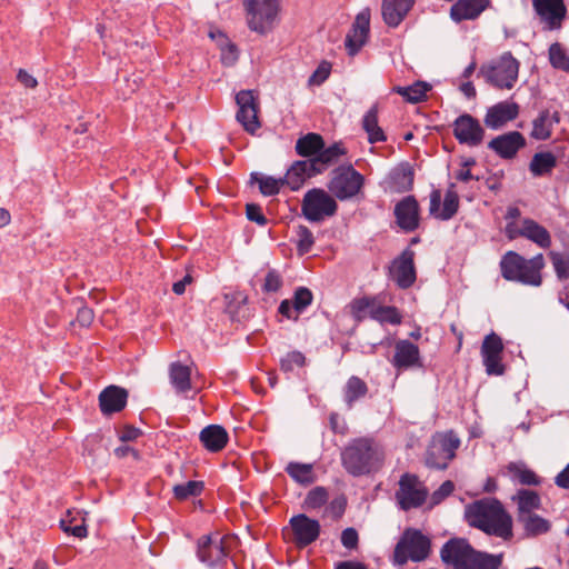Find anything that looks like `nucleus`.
Listing matches in <instances>:
<instances>
[{
  "instance_id": "obj_56",
  "label": "nucleus",
  "mask_w": 569,
  "mask_h": 569,
  "mask_svg": "<svg viewBox=\"0 0 569 569\" xmlns=\"http://www.w3.org/2000/svg\"><path fill=\"white\" fill-rule=\"evenodd\" d=\"M246 214L250 221H253L259 226L267 224V218L262 213L261 207L256 203H248L246 206Z\"/></svg>"
},
{
  "instance_id": "obj_4",
  "label": "nucleus",
  "mask_w": 569,
  "mask_h": 569,
  "mask_svg": "<svg viewBox=\"0 0 569 569\" xmlns=\"http://www.w3.org/2000/svg\"><path fill=\"white\" fill-rule=\"evenodd\" d=\"M543 268L545 258L542 253L526 259L515 251H508L500 261L501 276L506 280L532 287L541 286V270Z\"/></svg>"
},
{
  "instance_id": "obj_8",
  "label": "nucleus",
  "mask_w": 569,
  "mask_h": 569,
  "mask_svg": "<svg viewBox=\"0 0 569 569\" xmlns=\"http://www.w3.org/2000/svg\"><path fill=\"white\" fill-rule=\"evenodd\" d=\"M243 6L250 30L263 34L272 29L279 12V0H244Z\"/></svg>"
},
{
  "instance_id": "obj_41",
  "label": "nucleus",
  "mask_w": 569,
  "mask_h": 569,
  "mask_svg": "<svg viewBox=\"0 0 569 569\" xmlns=\"http://www.w3.org/2000/svg\"><path fill=\"white\" fill-rule=\"evenodd\" d=\"M508 471L512 479L517 480L521 485L539 486L541 483V479L537 476V473L522 463H509Z\"/></svg>"
},
{
  "instance_id": "obj_45",
  "label": "nucleus",
  "mask_w": 569,
  "mask_h": 569,
  "mask_svg": "<svg viewBox=\"0 0 569 569\" xmlns=\"http://www.w3.org/2000/svg\"><path fill=\"white\" fill-rule=\"evenodd\" d=\"M204 489L203 481L190 480L186 483L176 485L172 489L173 496L178 500H186L190 497H198Z\"/></svg>"
},
{
  "instance_id": "obj_2",
  "label": "nucleus",
  "mask_w": 569,
  "mask_h": 569,
  "mask_svg": "<svg viewBox=\"0 0 569 569\" xmlns=\"http://www.w3.org/2000/svg\"><path fill=\"white\" fill-rule=\"evenodd\" d=\"M381 445L370 437L352 439L341 451V463L346 471L359 477L378 471L383 463Z\"/></svg>"
},
{
  "instance_id": "obj_12",
  "label": "nucleus",
  "mask_w": 569,
  "mask_h": 569,
  "mask_svg": "<svg viewBox=\"0 0 569 569\" xmlns=\"http://www.w3.org/2000/svg\"><path fill=\"white\" fill-rule=\"evenodd\" d=\"M389 276L399 288H410L417 279L415 251L407 248L395 258L389 267Z\"/></svg>"
},
{
  "instance_id": "obj_23",
  "label": "nucleus",
  "mask_w": 569,
  "mask_h": 569,
  "mask_svg": "<svg viewBox=\"0 0 569 569\" xmlns=\"http://www.w3.org/2000/svg\"><path fill=\"white\" fill-rule=\"evenodd\" d=\"M440 204H441L440 190H432V192L430 193V206H429L430 214L436 217L437 219H440L443 221L450 220L457 213L458 208H459L458 194L452 190H448L445 194L441 210H440Z\"/></svg>"
},
{
  "instance_id": "obj_34",
  "label": "nucleus",
  "mask_w": 569,
  "mask_h": 569,
  "mask_svg": "<svg viewBox=\"0 0 569 569\" xmlns=\"http://www.w3.org/2000/svg\"><path fill=\"white\" fill-rule=\"evenodd\" d=\"M362 129L368 134L370 143L385 142L387 136L378 123V107L373 104L362 118Z\"/></svg>"
},
{
  "instance_id": "obj_63",
  "label": "nucleus",
  "mask_w": 569,
  "mask_h": 569,
  "mask_svg": "<svg viewBox=\"0 0 569 569\" xmlns=\"http://www.w3.org/2000/svg\"><path fill=\"white\" fill-rule=\"evenodd\" d=\"M141 430L136 428V427H132V426H127L123 428V430L120 432V440L121 441H133L136 440L138 437L141 436Z\"/></svg>"
},
{
  "instance_id": "obj_57",
  "label": "nucleus",
  "mask_w": 569,
  "mask_h": 569,
  "mask_svg": "<svg viewBox=\"0 0 569 569\" xmlns=\"http://www.w3.org/2000/svg\"><path fill=\"white\" fill-rule=\"evenodd\" d=\"M359 536L356 529L347 528L341 533V543L347 549H355L358 546Z\"/></svg>"
},
{
  "instance_id": "obj_11",
  "label": "nucleus",
  "mask_w": 569,
  "mask_h": 569,
  "mask_svg": "<svg viewBox=\"0 0 569 569\" xmlns=\"http://www.w3.org/2000/svg\"><path fill=\"white\" fill-rule=\"evenodd\" d=\"M427 495L426 488L416 475L405 473L401 476L396 499L402 510L420 507L426 501Z\"/></svg>"
},
{
  "instance_id": "obj_52",
  "label": "nucleus",
  "mask_w": 569,
  "mask_h": 569,
  "mask_svg": "<svg viewBox=\"0 0 569 569\" xmlns=\"http://www.w3.org/2000/svg\"><path fill=\"white\" fill-rule=\"evenodd\" d=\"M327 500V490L323 487H316L308 492L305 502L309 508L317 509L322 507Z\"/></svg>"
},
{
  "instance_id": "obj_20",
  "label": "nucleus",
  "mask_w": 569,
  "mask_h": 569,
  "mask_svg": "<svg viewBox=\"0 0 569 569\" xmlns=\"http://www.w3.org/2000/svg\"><path fill=\"white\" fill-rule=\"evenodd\" d=\"M398 226L406 232H412L419 227V204L413 196H407L395 207Z\"/></svg>"
},
{
  "instance_id": "obj_40",
  "label": "nucleus",
  "mask_w": 569,
  "mask_h": 569,
  "mask_svg": "<svg viewBox=\"0 0 569 569\" xmlns=\"http://www.w3.org/2000/svg\"><path fill=\"white\" fill-rule=\"evenodd\" d=\"M431 86L423 81H417L408 87H395L393 91L402 96L408 102L417 103L422 101Z\"/></svg>"
},
{
  "instance_id": "obj_32",
  "label": "nucleus",
  "mask_w": 569,
  "mask_h": 569,
  "mask_svg": "<svg viewBox=\"0 0 569 569\" xmlns=\"http://www.w3.org/2000/svg\"><path fill=\"white\" fill-rule=\"evenodd\" d=\"M520 234L541 248H549L551 246L549 231L532 219H525L522 221Z\"/></svg>"
},
{
  "instance_id": "obj_58",
  "label": "nucleus",
  "mask_w": 569,
  "mask_h": 569,
  "mask_svg": "<svg viewBox=\"0 0 569 569\" xmlns=\"http://www.w3.org/2000/svg\"><path fill=\"white\" fill-rule=\"evenodd\" d=\"M60 526H61V529L66 533H71L72 536H74L77 538L82 539V538H86L88 536V530H87V527H86L84 523L71 527V526L67 525V520L66 519H61Z\"/></svg>"
},
{
  "instance_id": "obj_55",
  "label": "nucleus",
  "mask_w": 569,
  "mask_h": 569,
  "mask_svg": "<svg viewBox=\"0 0 569 569\" xmlns=\"http://www.w3.org/2000/svg\"><path fill=\"white\" fill-rule=\"evenodd\" d=\"M282 287V278L276 270H270L264 278L263 291L277 292Z\"/></svg>"
},
{
  "instance_id": "obj_64",
  "label": "nucleus",
  "mask_w": 569,
  "mask_h": 569,
  "mask_svg": "<svg viewBox=\"0 0 569 569\" xmlns=\"http://www.w3.org/2000/svg\"><path fill=\"white\" fill-rule=\"evenodd\" d=\"M555 483L563 489H569V463L555 478Z\"/></svg>"
},
{
  "instance_id": "obj_9",
  "label": "nucleus",
  "mask_w": 569,
  "mask_h": 569,
  "mask_svg": "<svg viewBox=\"0 0 569 569\" xmlns=\"http://www.w3.org/2000/svg\"><path fill=\"white\" fill-rule=\"evenodd\" d=\"M333 197L320 188L308 190L301 202V213L310 222H321L337 212Z\"/></svg>"
},
{
  "instance_id": "obj_42",
  "label": "nucleus",
  "mask_w": 569,
  "mask_h": 569,
  "mask_svg": "<svg viewBox=\"0 0 569 569\" xmlns=\"http://www.w3.org/2000/svg\"><path fill=\"white\" fill-rule=\"evenodd\" d=\"M250 178L252 182H257L259 184L260 192L266 197L278 194L281 187L284 186L283 178L276 179L258 172H252Z\"/></svg>"
},
{
  "instance_id": "obj_7",
  "label": "nucleus",
  "mask_w": 569,
  "mask_h": 569,
  "mask_svg": "<svg viewBox=\"0 0 569 569\" xmlns=\"http://www.w3.org/2000/svg\"><path fill=\"white\" fill-rule=\"evenodd\" d=\"M486 80L499 89H511L518 80L519 62L510 52L480 69Z\"/></svg>"
},
{
  "instance_id": "obj_33",
  "label": "nucleus",
  "mask_w": 569,
  "mask_h": 569,
  "mask_svg": "<svg viewBox=\"0 0 569 569\" xmlns=\"http://www.w3.org/2000/svg\"><path fill=\"white\" fill-rule=\"evenodd\" d=\"M346 153L347 150L343 144L341 142H335L328 148L323 147L316 157L310 158V161L315 164V168L319 169V173H321L329 166L338 162L339 158Z\"/></svg>"
},
{
  "instance_id": "obj_39",
  "label": "nucleus",
  "mask_w": 569,
  "mask_h": 569,
  "mask_svg": "<svg viewBox=\"0 0 569 569\" xmlns=\"http://www.w3.org/2000/svg\"><path fill=\"white\" fill-rule=\"evenodd\" d=\"M368 392L367 383L357 376H352L348 379L345 389V401L349 408H352L353 403L363 398Z\"/></svg>"
},
{
  "instance_id": "obj_53",
  "label": "nucleus",
  "mask_w": 569,
  "mask_h": 569,
  "mask_svg": "<svg viewBox=\"0 0 569 569\" xmlns=\"http://www.w3.org/2000/svg\"><path fill=\"white\" fill-rule=\"evenodd\" d=\"M331 72V63L328 61H321L317 69L312 72V74L308 79V84L312 86H321L330 76Z\"/></svg>"
},
{
  "instance_id": "obj_26",
  "label": "nucleus",
  "mask_w": 569,
  "mask_h": 569,
  "mask_svg": "<svg viewBox=\"0 0 569 569\" xmlns=\"http://www.w3.org/2000/svg\"><path fill=\"white\" fill-rule=\"evenodd\" d=\"M415 2L416 0H382L381 13L385 23L392 28L398 27Z\"/></svg>"
},
{
  "instance_id": "obj_6",
  "label": "nucleus",
  "mask_w": 569,
  "mask_h": 569,
  "mask_svg": "<svg viewBox=\"0 0 569 569\" xmlns=\"http://www.w3.org/2000/svg\"><path fill=\"white\" fill-rule=\"evenodd\" d=\"M430 553V540L416 529H407L393 551L395 563L403 566L408 560L419 562Z\"/></svg>"
},
{
  "instance_id": "obj_10",
  "label": "nucleus",
  "mask_w": 569,
  "mask_h": 569,
  "mask_svg": "<svg viewBox=\"0 0 569 569\" xmlns=\"http://www.w3.org/2000/svg\"><path fill=\"white\" fill-rule=\"evenodd\" d=\"M365 179L352 166L339 167L332 171L329 191L339 200H348L359 193Z\"/></svg>"
},
{
  "instance_id": "obj_27",
  "label": "nucleus",
  "mask_w": 569,
  "mask_h": 569,
  "mask_svg": "<svg viewBox=\"0 0 569 569\" xmlns=\"http://www.w3.org/2000/svg\"><path fill=\"white\" fill-rule=\"evenodd\" d=\"M319 173V169L315 168L310 159L299 160L291 164L283 177L284 184H288L291 190H298L308 178Z\"/></svg>"
},
{
  "instance_id": "obj_31",
  "label": "nucleus",
  "mask_w": 569,
  "mask_h": 569,
  "mask_svg": "<svg viewBox=\"0 0 569 569\" xmlns=\"http://www.w3.org/2000/svg\"><path fill=\"white\" fill-rule=\"evenodd\" d=\"M560 114L558 111L550 112L542 110L539 116L532 121L531 138L535 140H547L551 137L552 128L559 123Z\"/></svg>"
},
{
  "instance_id": "obj_61",
  "label": "nucleus",
  "mask_w": 569,
  "mask_h": 569,
  "mask_svg": "<svg viewBox=\"0 0 569 569\" xmlns=\"http://www.w3.org/2000/svg\"><path fill=\"white\" fill-rule=\"evenodd\" d=\"M94 318L93 311L88 307H81L78 309L77 319L76 321L81 327H89Z\"/></svg>"
},
{
  "instance_id": "obj_24",
  "label": "nucleus",
  "mask_w": 569,
  "mask_h": 569,
  "mask_svg": "<svg viewBox=\"0 0 569 569\" xmlns=\"http://www.w3.org/2000/svg\"><path fill=\"white\" fill-rule=\"evenodd\" d=\"M391 362L397 369L421 367L418 346L409 340H398L395 345V355Z\"/></svg>"
},
{
  "instance_id": "obj_19",
  "label": "nucleus",
  "mask_w": 569,
  "mask_h": 569,
  "mask_svg": "<svg viewBox=\"0 0 569 569\" xmlns=\"http://www.w3.org/2000/svg\"><path fill=\"white\" fill-rule=\"evenodd\" d=\"M532 6L547 29L556 30L561 27L567 13L563 0H532Z\"/></svg>"
},
{
  "instance_id": "obj_35",
  "label": "nucleus",
  "mask_w": 569,
  "mask_h": 569,
  "mask_svg": "<svg viewBox=\"0 0 569 569\" xmlns=\"http://www.w3.org/2000/svg\"><path fill=\"white\" fill-rule=\"evenodd\" d=\"M323 147V138L318 133L310 132L297 140L296 151L299 156L310 159L316 157Z\"/></svg>"
},
{
  "instance_id": "obj_46",
  "label": "nucleus",
  "mask_w": 569,
  "mask_h": 569,
  "mask_svg": "<svg viewBox=\"0 0 569 569\" xmlns=\"http://www.w3.org/2000/svg\"><path fill=\"white\" fill-rule=\"evenodd\" d=\"M549 258L553 266L557 279L559 281H566L569 279V253L550 251Z\"/></svg>"
},
{
  "instance_id": "obj_16",
  "label": "nucleus",
  "mask_w": 569,
  "mask_h": 569,
  "mask_svg": "<svg viewBox=\"0 0 569 569\" xmlns=\"http://www.w3.org/2000/svg\"><path fill=\"white\" fill-rule=\"evenodd\" d=\"M369 30L370 10L366 8L356 16L352 27L346 36L345 46L349 56H356L365 46Z\"/></svg>"
},
{
  "instance_id": "obj_17",
  "label": "nucleus",
  "mask_w": 569,
  "mask_h": 569,
  "mask_svg": "<svg viewBox=\"0 0 569 569\" xmlns=\"http://www.w3.org/2000/svg\"><path fill=\"white\" fill-rule=\"evenodd\" d=\"M290 527L293 533V542L299 548H305L315 542L320 535V523L303 513L293 516L290 519Z\"/></svg>"
},
{
  "instance_id": "obj_1",
  "label": "nucleus",
  "mask_w": 569,
  "mask_h": 569,
  "mask_svg": "<svg viewBox=\"0 0 569 569\" xmlns=\"http://www.w3.org/2000/svg\"><path fill=\"white\" fill-rule=\"evenodd\" d=\"M466 518L471 527L490 536L503 540L513 537L512 518L496 499H481L470 503L466 508Z\"/></svg>"
},
{
  "instance_id": "obj_49",
  "label": "nucleus",
  "mask_w": 569,
  "mask_h": 569,
  "mask_svg": "<svg viewBox=\"0 0 569 569\" xmlns=\"http://www.w3.org/2000/svg\"><path fill=\"white\" fill-rule=\"evenodd\" d=\"M297 252L299 256L307 254L310 252L311 248L315 244V237L309 228L306 226H299L297 228Z\"/></svg>"
},
{
  "instance_id": "obj_43",
  "label": "nucleus",
  "mask_w": 569,
  "mask_h": 569,
  "mask_svg": "<svg viewBox=\"0 0 569 569\" xmlns=\"http://www.w3.org/2000/svg\"><path fill=\"white\" fill-rule=\"evenodd\" d=\"M312 465L289 462L286 472L298 483L310 485L315 481Z\"/></svg>"
},
{
  "instance_id": "obj_22",
  "label": "nucleus",
  "mask_w": 569,
  "mask_h": 569,
  "mask_svg": "<svg viewBox=\"0 0 569 569\" xmlns=\"http://www.w3.org/2000/svg\"><path fill=\"white\" fill-rule=\"evenodd\" d=\"M519 114V106L513 101H501L488 108L483 122L490 129H500Z\"/></svg>"
},
{
  "instance_id": "obj_29",
  "label": "nucleus",
  "mask_w": 569,
  "mask_h": 569,
  "mask_svg": "<svg viewBox=\"0 0 569 569\" xmlns=\"http://www.w3.org/2000/svg\"><path fill=\"white\" fill-rule=\"evenodd\" d=\"M388 189L391 192L401 193L410 190L413 184V171L408 163H401L393 168L387 178Z\"/></svg>"
},
{
  "instance_id": "obj_48",
  "label": "nucleus",
  "mask_w": 569,
  "mask_h": 569,
  "mask_svg": "<svg viewBox=\"0 0 569 569\" xmlns=\"http://www.w3.org/2000/svg\"><path fill=\"white\" fill-rule=\"evenodd\" d=\"M313 295L310 289L306 287H298L295 290L292 303L293 311H296L295 320L298 319V316L303 312L312 302Z\"/></svg>"
},
{
  "instance_id": "obj_28",
  "label": "nucleus",
  "mask_w": 569,
  "mask_h": 569,
  "mask_svg": "<svg viewBox=\"0 0 569 569\" xmlns=\"http://www.w3.org/2000/svg\"><path fill=\"white\" fill-rule=\"evenodd\" d=\"M199 440L208 451L219 452L227 446L229 436L223 427L209 425L200 431Z\"/></svg>"
},
{
  "instance_id": "obj_36",
  "label": "nucleus",
  "mask_w": 569,
  "mask_h": 569,
  "mask_svg": "<svg viewBox=\"0 0 569 569\" xmlns=\"http://www.w3.org/2000/svg\"><path fill=\"white\" fill-rule=\"evenodd\" d=\"M557 166V158L549 151L537 152L533 154L529 170L535 177H542L551 173Z\"/></svg>"
},
{
  "instance_id": "obj_62",
  "label": "nucleus",
  "mask_w": 569,
  "mask_h": 569,
  "mask_svg": "<svg viewBox=\"0 0 569 569\" xmlns=\"http://www.w3.org/2000/svg\"><path fill=\"white\" fill-rule=\"evenodd\" d=\"M17 79L21 84L29 89H34L38 86L37 79L23 69L18 71Z\"/></svg>"
},
{
  "instance_id": "obj_3",
  "label": "nucleus",
  "mask_w": 569,
  "mask_h": 569,
  "mask_svg": "<svg viewBox=\"0 0 569 569\" xmlns=\"http://www.w3.org/2000/svg\"><path fill=\"white\" fill-rule=\"evenodd\" d=\"M441 559L455 569H498L501 556L476 551L465 539H451L441 549Z\"/></svg>"
},
{
  "instance_id": "obj_15",
  "label": "nucleus",
  "mask_w": 569,
  "mask_h": 569,
  "mask_svg": "<svg viewBox=\"0 0 569 569\" xmlns=\"http://www.w3.org/2000/svg\"><path fill=\"white\" fill-rule=\"evenodd\" d=\"M453 136L461 144L477 147L485 138V129L471 114L463 113L453 121Z\"/></svg>"
},
{
  "instance_id": "obj_37",
  "label": "nucleus",
  "mask_w": 569,
  "mask_h": 569,
  "mask_svg": "<svg viewBox=\"0 0 569 569\" xmlns=\"http://www.w3.org/2000/svg\"><path fill=\"white\" fill-rule=\"evenodd\" d=\"M190 376L191 372L188 366L181 365L180 362H173L170 366V382L177 392H187L191 389Z\"/></svg>"
},
{
  "instance_id": "obj_51",
  "label": "nucleus",
  "mask_w": 569,
  "mask_h": 569,
  "mask_svg": "<svg viewBox=\"0 0 569 569\" xmlns=\"http://www.w3.org/2000/svg\"><path fill=\"white\" fill-rule=\"evenodd\" d=\"M306 362V357L300 351H291L288 352L280 360V368L286 372H290L295 369V367H303Z\"/></svg>"
},
{
  "instance_id": "obj_25",
  "label": "nucleus",
  "mask_w": 569,
  "mask_h": 569,
  "mask_svg": "<svg viewBox=\"0 0 569 569\" xmlns=\"http://www.w3.org/2000/svg\"><path fill=\"white\" fill-rule=\"evenodd\" d=\"M128 399L126 389L118 386H109L99 395V407L103 415L109 416L121 411Z\"/></svg>"
},
{
  "instance_id": "obj_59",
  "label": "nucleus",
  "mask_w": 569,
  "mask_h": 569,
  "mask_svg": "<svg viewBox=\"0 0 569 569\" xmlns=\"http://www.w3.org/2000/svg\"><path fill=\"white\" fill-rule=\"evenodd\" d=\"M455 490V485L452 481L447 480L442 482V485L432 493V500L438 503L442 499L449 497Z\"/></svg>"
},
{
  "instance_id": "obj_21",
  "label": "nucleus",
  "mask_w": 569,
  "mask_h": 569,
  "mask_svg": "<svg viewBox=\"0 0 569 569\" xmlns=\"http://www.w3.org/2000/svg\"><path fill=\"white\" fill-rule=\"evenodd\" d=\"M526 146V139L519 131H510L493 138L488 148L502 159H512Z\"/></svg>"
},
{
  "instance_id": "obj_60",
  "label": "nucleus",
  "mask_w": 569,
  "mask_h": 569,
  "mask_svg": "<svg viewBox=\"0 0 569 569\" xmlns=\"http://www.w3.org/2000/svg\"><path fill=\"white\" fill-rule=\"evenodd\" d=\"M238 60V51L234 44L228 43L222 49L221 61L224 66H232Z\"/></svg>"
},
{
  "instance_id": "obj_50",
  "label": "nucleus",
  "mask_w": 569,
  "mask_h": 569,
  "mask_svg": "<svg viewBox=\"0 0 569 569\" xmlns=\"http://www.w3.org/2000/svg\"><path fill=\"white\" fill-rule=\"evenodd\" d=\"M503 343L501 338L491 332L487 335L481 345V357L502 355Z\"/></svg>"
},
{
  "instance_id": "obj_18",
  "label": "nucleus",
  "mask_w": 569,
  "mask_h": 569,
  "mask_svg": "<svg viewBox=\"0 0 569 569\" xmlns=\"http://www.w3.org/2000/svg\"><path fill=\"white\" fill-rule=\"evenodd\" d=\"M353 308L356 311H369V317L379 323L400 325L402 316L399 310L393 306H376L375 300L370 298H361L355 301Z\"/></svg>"
},
{
  "instance_id": "obj_47",
  "label": "nucleus",
  "mask_w": 569,
  "mask_h": 569,
  "mask_svg": "<svg viewBox=\"0 0 569 569\" xmlns=\"http://www.w3.org/2000/svg\"><path fill=\"white\" fill-rule=\"evenodd\" d=\"M549 61L553 68L569 71V56L559 42L549 47Z\"/></svg>"
},
{
  "instance_id": "obj_14",
  "label": "nucleus",
  "mask_w": 569,
  "mask_h": 569,
  "mask_svg": "<svg viewBox=\"0 0 569 569\" xmlns=\"http://www.w3.org/2000/svg\"><path fill=\"white\" fill-rule=\"evenodd\" d=\"M197 556L201 562L209 567L221 563L228 557L224 538L219 533L200 537L197 543Z\"/></svg>"
},
{
  "instance_id": "obj_30",
  "label": "nucleus",
  "mask_w": 569,
  "mask_h": 569,
  "mask_svg": "<svg viewBox=\"0 0 569 569\" xmlns=\"http://www.w3.org/2000/svg\"><path fill=\"white\" fill-rule=\"evenodd\" d=\"M488 6V0H458L450 9L451 18L460 22L477 18Z\"/></svg>"
},
{
  "instance_id": "obj_54",
  "label": "nucleus",
  "mask_w": 569,
  "mask_h": 569,
  "mask_svg": "<svg viewBox=\"0 0 569 569\" xmlns=\"http://www.w3.org/2000/svg\"><path fill=\"white\" fill-rule=\"evenodd\" d=\"M482 362L489 376L503 375L505 366L501 362V355L482 357Z\"/></svg>"
},
{
  "instance_id": "obj_38",
  "label": "nucleus",
  "mask_w": 569,
  "mask_h": 569,
  "mask_svg": "<svg viewBox=\"0 0 569 569\" xmlns=\"http://www.w3.org/2000/svg\"><path fill=\"white\" fill-rule=\"evenodd\" d=\"M518 521L523 526L526 533L532 537L547 533L551 528L547 519L533 512L518 516Z\"/></svg>"
},
{
  "instance_id": "obj_44",
  "label": "nucleus",
  "mask_w": 569,
  "mask_h": 569,
  "mask_svg": "<svg viewBox=\"0 0 569 569\" xmlns=\"http://www.w3.org/2000/svg\"><path fill=\"white\" fill-rule=\"evenodd\" d=\"M540 497L536 491L532 490H519L518 491V516L525 513H531L535 509L540 508Z\"/></svg>"
},
{
  "instance_id": "obj_13",
  "label": "nucleus",
  "mask_w": 569,
  "mask_h": 569,
  "mask_svg": "<svg viewBox=\"0 0 569 569\" xmlns=\"http://www.w3.org/2000/svg\"><path fill=\"white\" fill-rule=\"evenodd\" d=\"M236 103L238 106L237 120L247 132L253 134L261 127L258 119V102L253 91L240 90L236 94Z\"/></svg>"
},
{
  "instance_id": "obj_5",
  "label": "nucleus",
  "mask_w": 569,
  "mask_h": 569,
  "mask_svg": "<svg viewBox=\"0 0 569 569\" xmlns=\"http://www.w3.org/2000/svg\"><path fill=\"white\" fill-rule=\"evenodd\" d=\"M460 443V439L451 430L436 433L426 451V465L433 469H447L449 462L456 457Z\"/></svg>"
}]
</instances>
